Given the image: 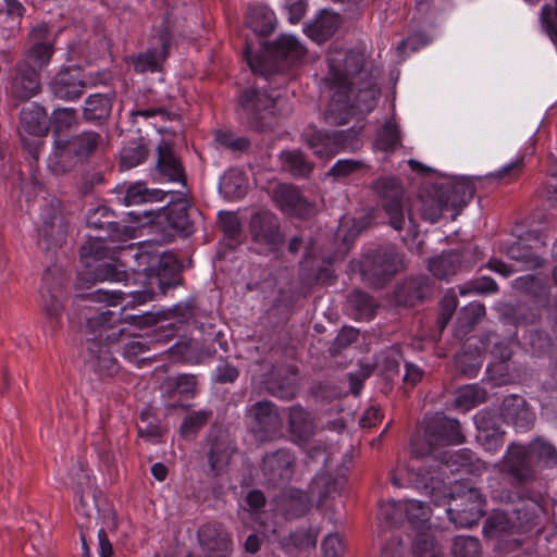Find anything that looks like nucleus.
I'll return each mask as SVG.
<instances>
[{"label": "nucleus", "instance_id": "nucleus-1", "mask_svg": "<svg viewBox=\"0 0 557 557\" xmlns=\"http://www.w3.org/2000/svg\"><path fill=\"white\" fill-rule=\"evenodd\" d=\"M363 64L364 57L358 51H329V72L322 81L323 91L331 98L325 110L329 123L343 125L357 111L363 114L375 108L380 90Z\"/></svg>", "mask_w": 557, "mask_h": 557}, {"label": "nucleus", "instance_id": "nucleus-2", "mask_svg": "<svg viewBox=\"0 0 557 557\" xmlns=\"http://www.w3.org/2000/svg\"><path fill=\"white\" fill-rule=\"evenodd\" d=\"M126 296L132 297V300L119 312L112 310L91 312L88 310L85 313L86 329L90 335L87 339L89 345L86 363L91 370L99 374L111 375L116 369V361L112 357L111 351L102 345V341L108 343L117 341L125 332V329L119 325L121 323L143 325L145 319L143 315H124L123 313L125 308L129 305H144L151 300L153 293L149 289L129 292L97 289L87 295V299L91 302H104L113 307L123 302Z\"/></svg>", "mask_w": 557, "mask_h": 557}, {"label": "nucleus", "instance_id": "nucleus-3", "mask_svg": "<svg viewBox=\"0 0 557 557\" xmlns=\"http://www.w3.org/2000/svg\"><path fill=\"white\" fill-rule=\"evenodd\" d=\"M503 508L495 509L485 520L483 532L518 547L521 536L530 535L542 523L545 509L542 499L527 490L506 491L498 496Z\"/></svg>", "mask_w": 557, "mask_h": 557}, {"label": "nucleus", "instance_id": "nucleus-4", "mask_svg": "<svg viewBox=\"0 0 557 557\" xmlns=\"http://www.w3.org/2000/svg\"><path fill=\"white\" fill-rule=\"evenodd\" d=\"M474 187L467 178H451L441 184L425 186L419 195L418 206L421 218L430 223L437 222L445 210H454L466 206L473 197Z\"/></svg>", "mask_w": 557, "mask_h": 557}, {"label": "nucleus", "instance_id": "nucleus-5", "mask_svg": "<svg viewBox=\"0 0 557 557\" xmlns=\"http://www.w3.org/2000/svg\"><path fill=\"white\" fill-rule=\"evenodd\" d=\"M373 189L380 196L382 207L393 228L401 231L408 226L409 234L414 238L419 231L413 221L401 185L394 178H379L373 182Z\"/></svg>", "mask_w": 557, "mask_h": 557}, {"label": "nucleus", "instance_id": "nucleus-6", "mask_svg": "<svg viewBox=\"0 0 557 557\" xmlns=\"http://www.w3.org/2000/svg\"><path fill=\"white\" fill-rule=\"evenodd\" d=\"M304 137L313 153L321 159H331L341 151H356L361 146L358 131L354 127L333 132L309 129Z\"/></svg>", "mask_w": 557, "mask_h": 557}, {"label": "nucleus", "instance_id": "nucleus-7", "mask_svg": "<svg viewBox=\"0 0 557 557\" xmlns=\"http://www.w3.org/2000/svg\"><path fill=\"white\" fill-rule=\"evenodd\" d=\"M248 430L261 443L282 435L283 422L278 408L269 400H259L245 410Z\"/></svg>", "mask_w": 557, "mask_h": 557}, {"label": "nucleus", "instance_id": "nucleus-8", "mask_svg": "<svg viewBox=\"0 0 557 557\" xmlns=\"http://www.w3.org/2000/svg\"><path fill=\"white\" fill-rule=\"evenodd\" d=\"M305 52V48L295 36L281 35L267 48V55L252 54L250 46L247 45L245 57L253 73L268 76L278 70L277 66L268 59V55L271 54L274 58L297 60L300 59Z\"/></svg>", "mask_w": 557, "mask_h": 557}, {"label": "nucleus", "instance_id": "nucleus-9", "mask_svg": "<svg viewBox=\"0 0 557 557\" xmlns=\"http://www.w3.org/2000/svg\"><path fill=\"white\" fill-rule=\"evenodd\" d=\"M403 267V258L394 247H381L366 257L362 263V276L370 285L382 287L385 281Z\"/></svg>", "mask_w": 557, "mask_h": 557}, {"label": "nucleus", "instance_id": "nucleus-10", "mask_svg": "<svg viewBox=\"0 0 557 557\" xmlns=\"http://www.w3.org/2000/svg\"><path fill=\"white\" fill-rule=\"evenodd\" d=\"M278 97L270 96L265 91L247 89L243 92L239 104L248 124L258 129L264 131L271 126V119L274 115V109Z\"/></svg>", "mask_w": 557, "mask_h": 557}, {"label": "nucleus", "instance_id": "nucleus-11", "mask_svg": "<svg viewBox=\"0 0 557 557\" xmlns=\"http://www.w3.org/2000/svg\"><path fill=\"white\" fill-rule=\"evenodd\" d=\"M425 438L431 453L436 447L460 445L466 441L459 421L445 416H436L431 419L425 429Z\"/></svg>", "mask_w": 557, "mask_h": 557}, {"label": "nucleus", "instance_id": "nucleus-12", "mask_svg": "<svg viewBox=\"0 0 557 557\" xmlns=\"http://www.w3.org/2000/svg\"><path fill=\"white\" fill-rule=\"evenodd\" d=\"M100 144V135L95 132H84L71 139H55L54 150L50 160L55 166H59L63 160L72 156L78 158L88 157L91 154Z\"/></svg>", "mask_w": 557, "mask_h": 557}, {"label": "nucleus", "instance_id": "nucleus-13", "mask_svg": "<svg viewBox=\"0 0 557 557\" xmlns=\"http://www.w3.org/2000/svg\"><path fill=\"white\" fill-rule=\"evenodd\" d=\"M48 115L41 106L30 103L22 109L20 123L21 138L24 146L28 145L25 135H30L36 138L29 149V152L34 157H37L41 146V137L48 133Z\"/></svg>", "mask_w": 557, "mask_h": 557}, {"label": "nucleus", "instance_id": "nucleus-14", "mask_svg": "<svg viewBox=\"0 0 557 557\" xmlns=\"http://www.w3.org/2000/svg\"><path fill=\"white\" fill-rule=\"evenodd\" d=\"M85 88V73L78 66H71L61 70L50 83L52 94L62 100H74L79 98Z\"/></svg>", "mask_w": 557, "mask_h": 557}, {"label": "nucleus", "instance_id": "nucleus-15", "mask_svg": "<svg viewBox=\"0 0 557 557\" xmlns=\"http://www.w3.org/2000/svg\"><path fill=\"white\" fill-rule=\"evenodd\" d=\"M40 78L37 70L26 62L16 64L8 90L20 100H28L40 91Z\"/></svg>", "mask_w": 557, "mask_h": 557}, {"label": "nucleus", "instance_id": "nucleus-16", "mask_svg": "<svg viewBox=\"0 0 557 557\" xmlns=\"http://www.w3.org/2000/svg\"><path fill=\"white\" fill-rule=\"evenodd\" d=\"M459 499L466 500L468 504L465 508H449L447 513L449 520L458 528H471L483 515L484 500L480 491L470 487L466 493L459 496Z\"/></svg>", "mask_w": 557, "mask_h": 557}, {"label": "nucleus", "instance_id": "nucleus-17", "mask_svg": "<svg viewBox=\"0 0 557 557\" xmlns=\"http://www.w3.org/2000/svg\"><path fill=\"white\" fill-rule=\"evenodd\" d=\"M71 474L73 488L78 496L76 511L85 518H92L94 513H99V510L102 507H100L96 500V496L92 491L91 478L88 471L81 467L74 468Z\"/></svg>", "mask_w": 557, "mask_h": 557}, {"label": "nucleus", "instance_id": "nucleus-18", "mask_svg": "<svg viewBox=\"0 0 557 557\" xmlns=\"http://www.w3.org/2000/svg\"><path fill=\"white\" fill-rule=\"evenodd\" d=\"M198 541L208 557H227L232 552V540L220 525L205 524L198 530Z\"/></svg>", "mask_w": 557, "mask_h": 557}, {"label": "nucleus", "instance_id": "nucleus-19", "mask_svg": "<svg viewBox=\"0 0 557 557\" xmlns=\"http://www.w3.org/2000/svg\"><path fill=\"white\" fill-rule=\"evenodd\" d=\"M196 376L191 374L169 376L161 384V394L163 398L173 400L169 404L170 408L187 409L188 406H184L180 401L193 398L196 395Z\"/></svg>", "mask_w": 557, "mask_h": 557}, {"label": "nucleus", "instance_id": "nucleus-20", "mask_svg": "<svg viewBox=\"0 0 557 557\" xmlns=\"http://www.w3.org/2000/svg\"><path fill=\"white\" fill-rule=\"evenodd\" d=\"M500 413L503 419L517 429L528 430L535 421V413L528 401L519 395H509L503 399Z\"/></svg>", "mask_w": 557, "mask_h": 557}, {"label": "nucleus", "instance_id": "nucleus-21", "mask_svg": "<svg viewBox=\"0 0 557 557\" xmlns=\"http://www.w3.org/2000/svg\"><path fill=\"white\" fill-rule=\"evenodd\" d=\"M48 36L49 28L46 24H40L34 27L29 34V39L33 46L26 53V58L23 62L35 67L37 72L49 63L53 53V48L48 41Z\"/></svg>", "mask_w": 557, "mask_h": 557}, {"label": "nucleus", "instance_id": "nucleus-22", "mask_svg": "<svg viewBox=\"0 0 557 557\" xmlns=\"http://www.w3.org/2000/svg\"><path fill=\"white\" fill-rule=\"evenodd\" d=\"M533 458L530 456V449L511 445L505 456V468L518 482H528L534 478V471L531 467Z\"/></svg>", "mask_w": 557, "mask_h": 557}, {"label": "nucleus", "instance_id": "nucleus-23", "mask_svg": "<svg viewBox=\"0 0 557 557\" xmlns=\"http://www.w3.org/2000/svg\"><path fill=\"white\" fill-rule=\"evenodd\" d=\"M295 457L287 449H278L263 458L262 470L273 481H287L294 472Z\"/></svg>", "mask_w": 557, "mask_h": 557}, {"label": "nucleus", "instance_id": "nucleus-24", "mask_svg": "<svg viewBox=\"0 0 557 557\" xmlns=\"http://www.w3.org/2000/svg\"><path fill=\"white\" fill-rule=\"evenodd\" d=\"M170 34L166 29H162L158 35L159 47H151L146 52L133 58V64L137 72H156L160 66V62L165 59L170 47Z\"/></svg>", "mask_w": 557, "mask_h": 557}, {"label": "nucleus", "instance_id": "nucleus-25", "mask_svg": "<svg viewBox=\"0 0 557 557\" xmlns=\"http://www.w3.org/2000/svg\"><path fill=\"white\" fill-rule=\"evenodd\" d=\"M157 170L169 182L185 184V174L178 160L175 158L171 146L166 141L158 145Z\"/></svg>", "mask_w": 557, "mask_h": 557}, {"label": "nucleus", "instance_id": "nucleus-26", "mask_svg": "<svg viewBox=\"0 0 557 557\" xmlns=\"http://www.w3.org/2000/svg\"><path fill=\"white\" fill-rule=\"evenodd\" d=\"M193 214H199V212L186 201L175 202L169 206L165 211L169 225L184 236L194 232Z\"/></svg>", "mask_w": 557, "mask_h": 557}, {"label": "nucleus", "instance_id": "nucleus-27", "mask_svg": "<svg viewBox=\"0 0 557 557\" xmlns=\"http://www.w3.org/2000/svg\"><path fill=\"white\" fill-rule=\"evenodd\" d=\"M250 231L256 242L275 245L280 242L277 221L269 212L255 214L250 221Z\"/></svg>", "mask_w": 557, "mask_h": 557}, {"label": "nucleus", "instance_id": "nucleus-28", "mask_svg": "<svg viewBox=\"0 0 557 557\" xmlns=\"http://www.w3.org/2000/svg\"><path fill=\"white\" fill-rule=\"evenodd\" d=\"M92 518H95V527H99L98 541L100 557H111L113 549L107 532L116 529L115 512L110 505L103 504L99 513H94Z\"/></svg>", "mask_w": 557, "mask_h": 557}, {"label": "nucleus", "instance_id": "nucleus-29", "mask_svg": "<svg viewBox=\"0 0 557 557\" xmlns=\"http://www.w3.org/2000/svg\"><path fill=\"white\" fill-rule=\"evenodd\" d=\"M288 424L292 440L297 444H305L314 435L313 421L301 407L289 408Z\"/></svg>", "mask_w": 557, "mask_h": 557}, {"label": "nucleus", "instance_id": "nucleus-30", "mask_svg": "<svg viewBox=\"0 0 557 557\" xmlns=\"http://www.w3.org/2000/svg\"><path fill=\"white\" fill-rule=\"evenodd\" d=\"M246 24L253 33L267 36L274 29V14L264 5H251L247 11Z\"/></svg>", "mask_w": 557, "mask_h": 557}, {"label": "nucleus", "instance_id": "nucleus-31", "mask_svg": "<svg viewBox=\"0 0 557 557\" xmlns=\"http://www.w3.org/2000/svg\"><path fill=\"white\" fill-rule=\"evenodd\" d=\"M515 286L517 289L533 295L537 306L549 309V289L541 280L533 275H524L515 281Z\"/></svg>", "mask_w": 557, "mask_h": 557}, {"label": "nucleus", "instance_id": "nucleus-32", "mask_svg": "<svg viewBox=\"0 0 557 557\" xmlns=\"http://www.w3.org/2000/svg\"><path fill=\"white\" fill-rule=\"evenodd\" d=\"M278 506L287 518H298L309 511L311 499L305 492H290L280 498Z\"/></svg>", "mask_w": 557, "mask_h": 557}, {"label": "nucleus", "instance_id": "nucleus-33", "mask_svg": "<svg viewBox=\"0 0 557 557\" xmlns=\"http://www.w3.org/2000/svg\"><path fill=\"white\" fill-rule=\"evenodd\" d=\"M461 267L459 253L449 251L434 258L429 263L431 273L437 278L445 280L455 275Z\"/></svg>", "mask_w": 557, "mask_h": 557}, {"label": "nucleus", "instance_id": "nucleus-34", "mask_svg": "<svg viewBox=\"0 0 557 557\" xmlns=\"http://www.w3.org/2000/svg\"><path fill=\"white\" fill-rule=\"evenodd\" d=\"M341 17L330 11H322L309 28V35L321 42L332 36L339 26Z\"/></svg>", "mask_w": 557, "mask_h": 557}, {"label": "nucleus", "instance_id": "nucleus-35", "mask_svg": "<svg viewBox=\"0 0 557 557\" xmlns=\"http://www.w3.org/2000/svg\"><path fill=\"white\" fill-rule=\"evenodd\" d=\"M274 199L281 209L289 214H297L304 206L299 190L292 185H277L273 191Z\"/></svg>", "mask_w": 557, "mask_h": 557}, {"label": "nucleus", "instance_id": "nucleus-36", "mask_svg": "<svg viewBox=\"0 0 557 557\" xmlns=\"http://www.w3.org/2000/svg\"><path fill=\"white\" fill-rule=\"evenodd\" d=\"M87 268L97 281L120 282L126 277V272L123 269V265L117 263L112 256H109L107 259Z\"/></svg>", "mask_w": 557, "mask_h": 557}, {"label": "nucleus", "instance_id": "nucleus-37", "mask_svg": "<svg viewBox=\"0 0 557 557\" xmlns=\"http://www.w3.org/2000/svg\"><path fill=\"white\" fill-rule=\"evenodd\" d=\"M220 191L232 199L242 198L247 189V180L237 169L228 170L220 180Z\"/></svg>", "mask_w": 557, "mask_h": 557}, {"label": "nucleus", "instance_id": "nucleus-38", "mask_svg": "<svg viewBox=\"0 0 557 557\" xmlns=\"http://www.w3.org/2000/svg\"><path fill=\"white\" fill-rule=\"evenodd\" d=\"M111 252L102 238L89 236L81 248V260L86 267H92L94 263L96 264L111 256Z\"/></svg>", "mask_w": 557, "mask_h": 557}, {"label": "nucleus", "instance_id": "nucleus-39", "mask_svg": "<svg viewBox=\"0 0 557 557\" xmlns=\"http://www.w3.org/2000/svg\"><path fill=\"white\" fill-rule=\"evenodd\" d=\"M165 191L148 189L143 183H135L126 189L124 202L126 206H137L145 202L162 201Z\"/></svg>", "mask_w": 557, "mask_h": 557}, {"label": "nucleus", "instance_id": "nucleus-40", "mask_svg": "<svg viewBox=\"0 0 557 557\" xmlns=\"http://www.w3.org/2000/svg\"><path fill=\"white\" fill-rule=\"evenodd\" d=\"M486 399V392L479 385H465L456 392L455 406L461 410H470Z\"/></svg>", "mask_w": 557, "mask_h": 557}, {"label": "nucleus", "instance_id": "nucleus-41", "mask_svg": "<svg viewBox=\"0 0 557 557\" xmlns=\"http://www.w3.org/2000/svg\"><path fill=\"white\" fill-rule=\"evenodd\" d=\"M404 511L409 523L418 529H428V522L431 515L430 507L418 500H405Z\"/></svg>", "mask_w": 557, "mask_h": 557}, {"label": "nucleus", "instance_id": "nucleus-42", "mask_svg": "<svg viewBox=\"0 0 557 557\" xmlns=\"http://www.w3.org/2000/svg\"><path fill=\"white\" fill-rule=\"evenodd\" d=\"M280 159L283 169L289 171L295 176H307L312 170L311 163L298 150L283 151L280 154Z\"/></svg>", "mask_w": 557, "mask_h": 557}, {"label": "nucleus", "instance_id": "nucleus-43", "mask_svg": "<svg viewBox=\"0 0 557 557\" xmlns=\"http://www.w3.org/2000/svg\"><path fill=\"white\" fill-rule=\"evenodd\" d=\"M133 258H135L138 263L137 273L143 275L146 280H149L148 284L151 285V281L157 276L158 265L161 263L160 255L140 248L133 255Z\"/></svg>", "mask_w": 557, "mask_h": 557}, {"label": "nucleus", "instance_id": "nucleus-44", "mask_svg": "<svg viewBox=\"0 0 557 557\" xmlns=\"http://www.w3.org/2000/svg\"><path fill=\"white\" fill-rule=\"evenodd\" d=\"M486 417V412H479L474 418L478 429L482 432L478 436V440L481 442L484 449L488 451H496L504 445L503 434L497 432L488 433Z\"/></svg>", "mask_w": 557, "mask_h": 557}, {"label": "nucleus", "instance_id": "nucleus-45", "mask_svg": "<svg viewBox=\"0 0 557 557\" xmlns=\"http://www.w3.org/2000/svg\"><path fill=\"white\" fill-rule=\"evenodd\" d=\"M111 101L103 95H91L85 101L84 116L88 121L102 120L110 115Z\"/></svg>", "mask_w": 557, "mask_h": 557}, {"label": "nucleus", "instance_id": "nucleus-46", "mask_svg": "<svg viewBox=\"0 0 557 557\" xmlns=\"http://www.w3.org/2000/svg\"><path fill=\"white\" fill-rule=\"evenodd\" d=\"M540 404L542 418L557 428V385L543 387Z\"/></svg>", "mask_w": 557, "mask_h": 557}, {"label": "nucleus", "instance_id": "nucleus-47", "mask_svg": "<svg viewBox=\"0 0 557 557\" xmlns=\"http://www.w3.org/2000/svg\"><path fill=\"white\" fill-rule=\"evenodd\" d=\"M507 256L520 262L524 269L537 268L542 264V260L525 245L521 243L511 244L506 251Z\"/></svg>", "mask_w": 557, "mask_h": 557}, {"label": "nucleus", "instance_id": "nucleus-48", "mask_svg": "<svg viewBox=\"0 0 557 557\" xmlns=\"http://www.w3.org/2000/svg\"><path fill=\"white\" fill-rule=\"evenodd\" d=\"M211 411L199 410L186 416L181 424L180 433L184 438H193L207 424Z\"/></svg>", "mask_w": 557, "mask_h": 557}, {"label": "nucleus", "instance_id": "nucleus-49", "mask_svg": "<svg viewBox=\"0 0 557 557\" xmlns=\"http://www.w3.org/2000/svg\"><path fill=\"white\" fill-rule=\"evenodd\" d=\"M529 449L533 461H537L549 468L557 465V451L552 444L543 441H535L530 445Z\"/></svg>", "mask_w": 557, "mask_h": 557}, {"label": "nucleus", "instance_id": "nucleus-50", "mask_svg": "<svg viewBox=\"0 0 557 557\" xmlns=\"http://www.w3.org/2000/svg\"><path fill=\"white\" fill-rule=\"evenodd\" d=\"M480 552V542L472 536H457L451 546L454 557H479Z\"/></svg>", "mask_w": 557, "mask_h": 557}, {"label": "nucleus", "instance_id": "nucleus-51", "mask_svg": "<svg viewBox=\"0 0 557 557\" xmlns=\"http://www.w3.org/2000/svg\"><path fill=\"white\" fill-rule=\"evenodd\" d=\"M349 306L360 318H372L375 309L373 299L361 290H354L348 297Z\"/></svg>", "mask_w": 557, "mask_h": 557}, {"label": "nucleus", "instance_id": "nucleus-52", "mask_svg": "<svg viewBox=\"0 0 557 557\" xmlns=\"http://www.w3.org/2000/svg\"><path fill=\"white\" fill-rule=\"evenodd\" d=\"M498 290L497 283L488 276L465 283L459 287V294L465 296L469 294H493Z\"/></svg>", "mask_w": 557, "mask_h": 557}, {"label": "nucleus", "instance_id": "nucleus-53", "mask_svg": "<svg viewBox=\"0 0 557 557\" xmlns=\"http://www.w3.org/2000/svg\"><path fill=\"white\" fill-rule=\"evenodd\" d=\"M232 450L220 444H215L209 454V462L212 472L218 475L226 469L231 461Z\"/></svg>", "mask_w": 557, "mask_h": 557}, {"label": "nucleus", "instance_id": "nucleus-54", "mask_svg": "<svg viewBox=\"0 0 557 557\" xmlns=\"http://www.w3.org/2000/svg\"><path fill=\"white\" fill-rule=\"evenodd\" d=\"M54 134L60 138V133L70 129L76 124V111L72 108L57 109L52 119Z\"/></svg>", "mask_w": 557, "mask_h": 557}, {"label": "nucleus", "instance_id": "nucleus-55", "mask_svg": "<svg viewBox=\"0 0 557 557\" xmlns=\"http://www.w3.org/2000/svg\"><path fill=\"white\" fill-rule=\"evenodd\" d=\"M413 554L414 557H443L441 547L426 533H422L416 541Z\"/></svg>", "mask_w": 557, "mask_h": 557}, {"label": "nucleus", "instance_id": "nucleus-56", "mask_svg": "<svg viewBox=\"0 0 557 557\" xmlns=\"http://www.w3.org/2000/svg\"><path fill=\"white\" fill-rule=\"evenodd\" d=\"M147 157V150L141 144L124 147L121 151V163L125 169L140 164Z\"/></svg>", "mask_w": 557, "mask_h": 557}, {"label": "nucleus", "instance_id": "nucleus-57", "mask_svg": "<svg viewBox=\"0 0 557 557\" xmlns=\"http://www.w3.org/2000/svg\"><path fill=\"white\" fill-rule=\"evenodd\" d=\"M456 368L465 375H474L481 367L480 356L472 352H461L456 356Z\"/></svg>", "mask_w": 557, "mask_h": 557}, {"label": "nucleus", "instance_id": "nucleus-58", "mask_svg": "<svg viewBox=\"0 0 557 557\" xmlns=\"http://www.w3.org/2000/svg\"><path fill=\"white\" fill-rule=\"evenodd\" d=\"M399 143V135L397 127L392 123H386L376 138V146L379 149L388 151L393 150Z\"/></svg>", "mask_w": 557, "mask_h": 557}, {"label": "nucleus", "instance_id": "nucleus-59", "mask_svg": "<svg viewBox=\"0 0 557 557\" xmlns=\"http://www.w3.org/2000/svg\"><path fill=\"white\" fill-rule=\"evenodd\" d=\"M215 140L220 146L234 151H243L249 146V141L246 138L235 136V134L227 131H218L215 133Z\"/></svg>", "mask_w": 557, "mask_h": 557}, {"label": "nucleus", "instance_id": "nucleus-60", "mask_svg": "<svg viewBox=\"0 0 557 557\" xmlns=\"http://www.w3.org/2000/svg\"><path fill=\"white\" fill-rule=\"evenodd\" d=\"M403 506L404 502L401 500H388L381 505L380 517L392 524L400 523L405 515Z\"/></svg>", "mask_w": 557, "mask_h": 557}, {"label": "nucleus", "instance_id": "nucleus-61", "mask_svg": "<svg viewBox=\"0 0 557 557\" xmlns=\"http://www.w3.org/2000/svg\"><path fill=\"white\" fill-rule=\"evenodd\" d=\"M363 166V163L358 160L352 159H342L334 163V165L330 169L329 175L335 178H344L347 177Z\"/></svg>", "mask_w": 557, "mask_h": 557}, {"label": "nucleus", "instance_id": "nucleus-62", "mask_svg": "<svg viewBox=\"0 0 557 557\" xmlns=\"http://www.w3.org/2000/svg\"><path fill=\"white\" fill-rule=\"evenodd\" d=\"M319 532L315 529L297 530L289 536V542L300 548H311L317 544Z\"/></svg>", "mask_w": 557, "mask_h": 557}, {"label": "nucleus", "instance_id": "nucleus-63", "mask_svg": "<svg viewBox=\"0 0 557 557\" xmlns=\"http://www.w3.org/2000/svg\"><path fill=\"white\" fill-rule=\"evenodd\" d=\"M542 23L546 28L549 37L553 41H557V0H555V8L545 5L542 9Z\"/></svg>", "mask_w": 557, "mask_h": 557}, {"label": "nucleus", "instance_id": "nucleus-64", "mask_svg": "<svg viewBox=\"0 0 557 557\" xmlns=\"http://www.w3.org/2000/svg\"><path fill=\"white\" fill-rule=\"evenodd\" d=\"M324 557H343L345 546L338 534H329L322 544Z\"/></svg>", "mask_w": 557, "mask_h": 557}]
</instances>
